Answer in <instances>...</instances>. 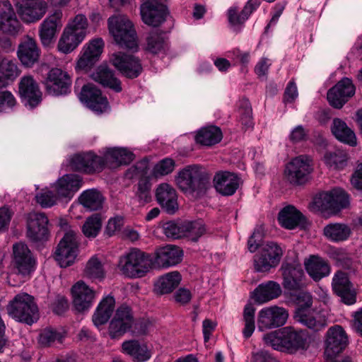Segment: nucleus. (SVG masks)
<instances>
[{"label":"nucleus","mask_w":362,"mask_h":362,"mask_svg":"<svg viewBox=\"0 0 362 362\" xmlns=\"http://www.w3.org/2000/svg\"><path fill=\"white\" fill-rule=\"evenodd\" d=\"M148 168V161L147 159L144 158L127 170V177L129 179L145 178L144 177L147 175Z\"/></svg>","instance_id":"0e129e2a"},{"label":"nucleus","mask_w":362,"mask_h":362,"mask_svg":"<svg viewBox=\"0 0 362 362\" xmlns=\"http://www.w3.org/2000/svg\"><path fill=\"white\" fill-rule=\"evenodd\" d=\"M79 98L90 110L98 114L105 112L109 110L107 98L103 96L100 90L93 84L84 85Z\"/></svg>","instance_id":"a211bd4d"},{"label":"nucleus","mask_w":362,"mask_h":362,"mask_svg":"<svg viewBox=\"0 0 362 362\" xmlns=\"http://www.w3.org/2000/svg\"><path fill=\"white\" fill-rule=\"evenodd\" d=\"M41 50L36 40L29 35L22 38L18 45L17 55L21 64L32 67L40 59Z\"/></svg>","instance_id":"4be33fe9"},{"label":"nucleus","mask_w":362,"mask_h":362,"mask_svg":"<svg viewBox=\"0 0 362 362\" xmlns=\"http://www.w3.org/2000/svg\"><path fill=\"white\" fill-rule=\"evenodd\" d=\"M78 242L73 230L66 232L55 251V259L61 267H67L74 262L77 256Z\"/></svg>","instance_id":"9b49d317"},{"label":"nucleus","mask_w":362,"mask_h":362,"mask_svg":"<svg viewBox=\"0 0 362 362\" xmlns=\"http://www.w3.org/2000/svg\"><path fill=\"white\" fill-rule=\"evenodd\" d=\"M157 202L168 214H174L178 209L175 189L168 183L160 184L156 189Z\"/></svg>","instance_id":"bb28decb"},{"label":"nucleus","mask_w":362,"mask_h":362,"mask_svg":"<svg viewBox=\"0 0 362 362\" xmlns=\"http://www.w3.org/2000/svg\"><path fill=\"white\" fill-rule=\"evenodd\" d=\"M115 304V298L110 296L100 301L92 317L95 326L104 325L109 320L114 310Z\"/></svg>","instance_id":"79ce46f5"},{"label":"nucleus","mask_w":362,"mask_h":362,"mask_svg":"<svg viewBox=\"0 0 362 362\" xmlns=\"http://www.w3.org/2000/svg\"><path fill=\"white\" fill-rule=\"evenodd\" d=\"M177 187L184 192L202 194L210 186V176L197 165H189L180 170L175 177Z\"/></svg>","instance_id":"f257e3e1"},{"label":"nucleus","mask_w":362,"mask_h":362,"mask_svg":"<svg viewBox=\"0 0 362 362\" xmlns=\"http://www.w3.org/2000/svg\"><path fill=\"white\" fill-rule=\"evenodd\" d=\"M329 257L336 263L343 267H349L351 263V258L344 249L332 248L329 251Z\"/></svg>","instance_id":"774afa93"},{"label":"nucleus","mask_w":362,"mask_h":362,"mask_svg":"<svg viewBox=\"0 0 362 362\" xmlns=\"http://www.w3.org/2000/svg\"><path fill=\"white\" fill-rule=\"evenodd\" d=\"M222 139L220 128L215 126L201 129L195 136L197 143L204 146H212L218 144Z\"/></svg>","instance_id":"de8ad7c7"},{"label":"nucleus","mask_w":362,"mask_h":362,"mask_svg":"<svg viewBox=\"0 0 362 362\" xmlns=\"http://www.w3.org/2000/svg\"><path fill=\"white\" fill-rule=\"evenodd\" d=\"M325 163L327 166L333 169H341L347 160L346 154L341 151H335L334 152H327L324 156Z\"/></svg>","instance_id":"6e6d98bb"},{"label":"nucleus","mask_w":362,"mask_h":362,"mask_svg":"<svg viewBox=\"0 0 362 362\" xmlns=\"http://www.w3.org/2000/svg\"><path fill=\"white\" fill-rule=\"evenodd\" d=\"M135 197L140 204L149 203L151 199V183L147 178L139 180L135 192Z\"/></svg>","instance_id":"3c124183"},{"label":"nucleus","mask_w":362,"mask_h":362,"mask_svg":"<svg viewBox=\"0 0 362 362\" xmlns=\"http://www.w3.org/2000/svg\"><path fill=\"white\" fill-rule=\"evenodd\" d=\"M104 42L101 38H95L86 44L82 50V54L77 62V66L84 69L93 66L103 52Z\"/></svg>","instance_id":"cd10ccee"},{"label":"nucleus","mask_w":362,"mask_h":362,"mask_svg":"<svg viewBox=\"0 0 362 362\" xmlns=\"http://www.w3.org/2000/svg\"><path fill=\"white\" fill-rule=\"evenodd\" d=\"M85 273L91 279H102L105 276V269L102 262L96 257H92L86 264Z\"/></svg>","instance_id":"4d7b16f0"},{"label":"nucleus","mask_w":362,"mask_h":362,"mask_svg":"<svg viewBox=\"0 0 362 362\" xmlns=\"http://www.w3.org/2000/svg\"><path fill=\"white\" fill-rule=\"evenodd\" d=\"M162 229L163 233L168 238L178 239L184 236L182 223H178L175 221H168L163 223Z\"/></svg>","instance_id":"338daca9"},{"label":"nucleus","mask_w":362,"mask_h":362,"mask_svg":"<svg viewBox=\"0 0 362 362\" xmlns=\"http://www.w3.org/2000/svg\"><path fill=\"white\" fill-rule=\"evenodd\" d=\"M134 317L132 310L126 305L119 306L111 320L108 332L111 339H117L122 336L132 327Z\"/></svg>","instance_id":"dca6fc26"},{"label":"nucleus","mask_w":362,"mask_h":362,"mask_svg":"<svg viewBox=\"0 0 362 362\" xmlns=\"http://www.w3.org/2000/svg\"><path fill=\"white\" fill-rule=\"evenodd\" d=\"M62 335L53 329H45L39 335L38 342L42 346H49L55 341H62Z\"/></svg>","instance_id":"e2e57ef3"},{"label":"nucleus","mask_w":362,"mask_h":362,"mask_svg":"<svg viewBox=\"0 0 362 362\" xmlns=\"http://www.w3.org/2000/svg\"><path fill=\"white\" fill-rule=\"evenodd\" d=\"M304 264L307 273L315 281H320L330 273L329 265L319 256H310L305 261Z\"/></svg>","instance_id":"e433bc0d"},{"label":"nucleus","mask_w":362,"mask_h":362,"mask_svg":"<svg viewBox=\"0 0 362 362\" xmlns=\"http://www.w3.org/2000/svg\"><path fill=\"white\" fill-rule=\"evenodd\" d=\"M283 255V250L274 242H267L259 253L254 257V267L257 272H264L276 267Z\"/></svg>","instance_id":"0eeeda50"},{"label":"nucleus","mask_w":362,"mask_h":362,"mask_svg":"<svg viewBox=\"0 0 362 362\" xmlns=\"http://www.w3.org/2000/svg\"><path fill=\"white\" fill-rule=\"evenodd\" d=\"M143 22L151 26L158 27L166 20L167 7L157 0H147L141 5Z\"/></svg>","instance_id":"6ab92c4d"},{"label":"nucleus","mask_w":362,"mask_h":362,"mask_svg":"<svg viewBox=\"0 0 362 362\" xmlns=\"http://www.w3.org/2000/svg\"><path fill=\"white\" fill-rule=\"evenodd\" d=\"M313 171L311 160L301 155L292 159L286 166L284 175L291 185H301L306 183Z\"/></svg>","instance_id":"423d86ee"},{"label":"nucleus","mask_w":362,"mask_h":362,"mask_svg":"<svg viewBox=\"0 0 362 362\" xmlns=\"http://www.w3.org/2000/svg\"><path fill=\"white\" fill-rule=\"evenodd\" d=\"M282 289L279 283L274 281H267L260 284L253 292V298L258 304H263L279 298Z\"/></svg>","instance_id":"f704fd0d"},{"label":"nucleus","mask_w":362,"mask_h":362,"mask_svg":"<svg viewBox=\"0 0 362 362\" xmlns=\"http://www.w3.org/2000/svg\"><path fill=\"white\" fill-rule=\"evenodd\" d=\"M17 100L9 90H0V113H7L13 110L17 105Z\"/></svg>","instance_id":"680f3d73"},{"label":"nucleus","mask_w":362,"mask_h":362,"mask_svg":"<svg viewBox=\"0 0 362 362\" xmlns=\"http://www.w3.org/2000/svg\"><path fill=\"white\" fill-rule=\"evenodd\" d=\"M44 84L48 94L59 96L70 93L71 79L66 71L52 68L47 73Z\"/></svg>","instance_id":"1a4fd4ad"},{"label":"nucleus","mask_w":362,"mask_h":362,"mask_svg":"<svg viewBox=\"0 0 362 362\" xmlns=\"http://www.w3.org/2000/svg\"><path fill=\"white\" fill-rule=\"evenodd\" d=\"M214 183L218 193L223 196H231L235 193L242 181L235 173L228 171H221L215 175Z\"/></svg>","instance_id":"a878e982"},{"label":"nucleus","mask_w":362,"mask_h":362,"mask_svg":"<svg viewBox=\"0 0 362 362\" xmlns=\"http://www.w3.org/2000/svg\"><path fill=\"white\" fill-rule=\"evenodd\" d=\"M296 321L313 332L325 329L328 325L327 312L325 310L306 311L298 309L295 315Z\"/></svg>","instance_id":"aec40b11"},{"label":"nucleus","mask_w":362,"mask_h":362,"mask_svg":"<svg viewBox=\"0 0 362 362\" xmlns=\"http://www.w3.org/2000/svg\"><path fill=\"white\" fill-rule=\"evenodd\" d=\"M238 113L240 121L245 129L252 127V110L248 99L243 98L240 100L238 104Z\"/></svg>","instance_id":"864d4df0"},{"label":"nucleus","mask_w":362,"mask_h":362,"mask_svg":"<svg viewBox=\"0 0 362 362\" xmlns=\"http://www.w3.org/2000/svg\"><path fill=\"white\" fill-rule=\"evenodd\" d=\"M11 267L13 274L23 278H29L35 270L36 258L23 243H17L13 245Z\"/></svg>","instance_id":"39448f33"},{"label":"nucleus","mask_w":362,"mask_h":362,"mask_svg":"<svg viewBox=\"0 0 362 362\" xmlns=\"http://www.w3.org/2000/svg\"><path fill=\"white\" fill-rule=\"evenodd\" d=\"M91 78L104 87L110 88L115 92L122 91L121 81L115 76V73L106 65L99 66L91 74Z\"/></svg>","instance_id":"c9c22d12"},{"label":"nucleus","mask_w":362,"mask_h":362,"mask_svg":"<svg viewBox=\"0 0 362 362\" xmlns=\"http://www.w3.org/2000/svg\"><path fill=\"white\" fill-rule=\"evenodd\" d=\"M6 312L15 320L32 325L38 319V308L34 298L27 293L16 295L7 304Z\"/></svg>","instance_id":"7ed1b4c3"},{"label":"nucleus","mask_w":362,"mask_h":362,"mask_svg":"<svg viewBox=\"0 0 362 362\" xmlns=\"http://www.w3.org/2000/svg\"><path fill=\"white\" fill-rule=\"evenodd\" d=\"M62 12L56 11L48 16L39 26V37L43 47L54 44L61 27Z\"/></svg>","instance_id":"412c9836"},{"label":"nucleus","mask_w":362,"mask_h":362,"mask_svg":"<svg viewBox=\"0 0 362 362\" xmlns=\"http://www.w3.org/2000/svg\"><path fill=\"white\" fill-rule=\"evenodd\" d=\"M178 272H171L160 276L154 284V291L158 295L171 293L180 283Z\"/></svg>","instance_id":"a19ab883"},{"label":"nucleus","mask_w":362,"mask_h":362,"mask_svg":"<svg viewBox=\"0 0 362 362\" xmlns=\"http://www.w3.org/2000/svg\"><path fill=\"white\" fill-rule=\"evenodd\" d=\"M349 204V196L341 189L322 192L314 199V204L320 210H339Z\"/></svg>","instance_id":"2eb2a0df"},{"label":"nucleus","mask_w":362,"mask_h":362,"mask_svg":"<svg viewBox=\"0 0 362 362\" xmlns=\"http://www.w3.org/2000/svg\"><path fill=\"white\" fill-rule=\"evenodd\" d=\"M73 304L79 311H85L90 308L95 298V293L83 281H78L71 288Z\"/></svg>","instance_id":"c85d7f7f"},{"label":"nucleus","mask_w":362,"mask_h":362,"mask_svg":"<svg viewBox=\"0 0 362 362\" xmlns=\"http://www.w3.org/2000/svg\"><path fill=\"white\" fill-rule=\"evenodd\" d=\"M288 314L284 308L271 306L262 309L257 316V327L259 331H264L283 326Z\"/></svg>","instance_id":"ddd939ff"},{"label":"nucleus","mask_w":362,"mask_h":362,"mask_svg":"<svg viewBox=\"0 0 362 362\" xmlns=\"http://www.w3.org/2000/svg\"><path fill=\"white\" fill-rule=\"evenodd\" d=\"M106 164L127 165L134 159V153L124 148H108L101 156Z\"/></svg>","instance_id":"ea45409f"},{"label":"nucleus","mask_w":362,"mask_h":362,"mask_svg":"<svg viewBox=\"0 0 362 362\" xmlns=\"http://www.w3.org/2000/svg\"><path fill=\"white\" fill-rule=\"evenodd\" d=\"M323 234L330 241L339 243L348 240L351 234V230L345 223H329L325 226Z\"/></svg>","instance_id":"c03bdc74"},{"label":"nucleus","mask_w":362,"mask_h":362,"mask_svg":"<svg viewBox=\"0 0 362 362\" xmlns=\"http://www.w3.org/2000/svg\"><path fill=\"white\" fill-rule=\"evenodd\" d=\"M264 343L277 351H286L285 336L283 329L266 334L263 337Z\"/></svg>","instance_id":"603ef678"},{"label":"nucleus","mask_w":362,"mask_h":362,"mask_svg":"<svg viewBox=\"0 0 362 362\" xmlns=\"http://www.w3.org/2000/svg\"><path fill=\"white\" fill-rule=\"evenodd\" d=\"M182 250L177 246L167 245L156 251V263L162 267L175 266L182 261Z\"/></svg>","instance_id":"72a5a7b5"},{"label":"nucleus","mask_w":362,"mask_h":362,"mask_svg":"<svg viewBox=\"0 0 362 362\" xmlns=\"http://www.w3.org/2000/svg\"><path fill=\"white\" fill-rule=\"evenodd\" d=\"M109 30L115 42L120 47L137 51L138 41L132 23L125 16H115L108 19Z\"/></svg>","instance_id":"f03ea898"},{"label":"nucleus","mask_w":362,"mask_h":362,"mask_svg":"<svg viewBox=\"0 0 362 362\" xmlns=\"http://www.w3.org/2000/svg\"><path fill=\"white\" fill-rule=\"evenodd\" d=\"M110 62L115 69L129 78L138 77L143 71L140 59L132 54L118 52L112 54Z\"/></svg>","instance_id":"4468645a"},{"label":"nucleus","mask_w":362,"mask_h":362,"mask_svg":"<svg viewBox=\"0 0 362 362\" xmlns=\"http://www.w3.org/2000/svg\"><path fill=\"white\" fill-rule=\"evenodd\" d=\"M35 199L42 208H49L57 204L58 198L53 190L45 189L36 194Z\"/></svg>","instance_id":"69168bd1"},{"label":"nucleus","mask_w":362,"mask_h":362,"mask_svg":"<svg viewBox=\"0 0 362 362\" xmlns=\"http://www.w3.org/2000/svg\"><path fill=\"white\" fill-rule=\"evenodd\" d=\"M19 93L31 107L37 106L42 100V92L30 76H24L21 78L19 83Z\"/></svg>","instance_id":"7c9ffc66"},{"label":"nucleus","mask_w":362,"mask_h":362,"mask_svg":"<svg viewBox=\"0 0 362 362\" xmlns=\"http://www.w3.org/2000/svg\"><path fill=\"white\" fill-rule=\"evenodd\" d=\"M332 289L341 300L346 305H353L356 302V293L347 274L342 272L334 274L332 282Z\"/></svg>","instance_id":"5701e85b"},{"label":"nucleus","mask_w":362,"mask_h":362,"mask_svg":"<svg viewBox=\"0 0 362 362\" xmlns=\"http://www.w3.org/2000/svg\"><path fill=\"white\" fill-rule=\"evenodd\" d=\"M88 21L84 15H76L67 25L65 30L85 38L87 33Z\"/></svg>","instance_id":"5fc2aeb1"},{"label":"nucleus","mask_w":362,"mask_h":362,"mask_svg":"<svg viewBox=\"0 0 362 362\" xmlns=\"http://www.w3.org/2000/svg\"><path fill=\"white\" fill-rule=\"evenodd\" d=\"M0 73L7 79L13 80L20 74V71L15 61L3 59L0 61Z\"/></svg>","instance_id":"052dcab7"},{"label":"nucleus","mask_w":362,"mask_h":362,"mask_svg":"<svg viewBox=\"0 0 362 362\" xmlns=\"http://www.w3.org/2000/svg\"><path fill=\"white\" fill-rule=\"evenodd\" d=\"M168 48V42L161 32L154 30L147 35L144 45L145 51L153 54H157L165 52Z\"/></svg>","instance_id":"37998d69"},{"label":"nucleus","mask_w":362,"mask_h":362,"mask_svg":"<svg viewBox=\"0 0 362 362\" xmlns=\"http://www.w3.org/2000/svg\"><path fill=\"white\" fill-rule=\"evenodd\" d=\"M17 13L27 23H35L45 15L47 4L44 0H16Z\"/></svg>","instance_id":"f8f14e48"},{"label":"nucleus","mask_w":362,"mask_h":362,"mask_svg":"<svg viewBox=\"0 0 362 362\" xmlns=\"http://www.w3.org/2000/svg\"><path fill=\"white\" fill-rule=\"evenodd\" d=\"M118 269L126 277L141 278L150 270L151 259L145 252L132 249L119 257Z\"/></svg>","instance_id":"20e7f679"},{"label":"nucleus","mask_w":362,"mask_h":362,"mask_svg":"<svg viewBox=\"0 0 362 362\" xmlns=\"http://www.w3.org/2000/svg\"><path fill=\"white\" fill-rule=\"evenodd\" d=\"M122 349L125 353L132 356L137 362H144L148 360L151 354L144 344H140L138 341L132 340L124 341L122 344Z\"/></svg>","instance_id":"49530a36"},{"label":"nucleus","mask_w":362,"mask_h":362,"mask_svg":"<svg viewBox=\"0 0 362 362\" xmlns=\"http://www.w3.org/2000/svg\"><path fill=\"white\" fill-rule=\"evenodd\" d=\"M355 93L356 86L352 80L344 77L327 91V98L332 107L341 109Z\"/></svg>","instance_id":"9d476101"},{"label":"nucleus","mask_w":362,"mask_h":362,"mask_svg":"<svg viewBox=\"0 0 362 362\" xmlns=\"http://www.w3.org/2000/svg\"><path fill=\"white\" fill-rule=\"evenodd\" d=\"M101 226L100 216L98 214H93L86 219L83 226L82 230L86 237L94 238L98 234Z\"/></svg>","instance_id":"bf43d9fd"},{"label":"nucleus","mask_w":362,"mask_h":362,"mask_svg":"<svg viewBox=\"0 0 362 362\" xmlns=\"http://www.w3.org/2000/svg\"><path fill=\"white\" fill-rule=\"evenodd\" d=\"M83 40V37L64 29L58 42L57 49L62 53L69 54L74 51Z\"/></svg>","instance_id":"09e8293b"},{"label":"nucleus","mask_w":362,"mask_h":362,"mask_svg":"<svg viewBox=\"0 0 362 362\" xmlns=\"http://www.w3.org/2000/svg\"><path fill=\"white\" fill-rule=\"evenodd\" d=\"M348 337L340 325H334L328 329L325 336V356L327 361L334 358L346 348Z\"/></svg>","instance_id":"6e6552de"},{"label":"nucleus","mask_w":362,"mask_h":362,"mask_svg":"<svg viewBox=\"0 0 362 362\" xmlns=\"http://www.w3.org/2000/svg\"><path fill=\"white\" fill-rule=\"evenodd\" d=\"M82 180L77 175H65L59 178L52 186L54 192L59 197L71 199L81 187Z\"/></svg>","instance_id":"2f4dec72"},{"label":"nucleus","mask_w":362,"mask_h":362,"mask_svg":"<svg viewBox=\"0 0 362 362\" xmlns=\"http://www.w3.org/2000/svg\"><path fill=\"white\" fill-rule=\"evenodd\" d=\"M283 333L285 336L286 351L293 352L309 347L308 334L305 331H298L291 327H286L283 328Z\"/></svg>","instance_id":"473e14b6"},{"label":"nucleus","mask_w":362,"mask_h":362,"mask_svg":"<svg viewBox=\"0 0 362 362\" xmlns=\"http://www.w3.org/2000/svg\"><path fill=\"white\" fill-rule=\"evenodd\" d=\"M255 309L252 304L249 303L245 306L243 312L245 327L243 330V334L245 338L251 337L255 330Z\"/></svg>","instance_id":"13d9d810"},{"label":"nucleus","mask_w":362,"mask_h":362,"mask_svg":"<svg viewBox=\"0 0 362 362\" xmlns=\"http://www.w3.org/2000/svg\"><path fill=\"white\" fill-rule=\"evenodd\" d=\"M104 197L98 190L90 189L83 192L78 197L80 204L88 211H97L103 208Z\"/></svg>","instance_id":"a18cd8bd"},{"label":"nucleus","mask_w":362,"mask_h":362,"mask_svg":"<svg viewBox=\"0 0 362 362\" xmlns=\"http://www.w3.org/2000/svg\"><path fill=\"white\" fill-rule=\"evenodd\" d=\"M21 27L11 4L7 1L0 2V30L15 35L18 33Z\"/></svg>","instance_id":"c756f323"},{"label":"nucleus","mask_w":362,"mask_h":362,"mask_svg":"<svg viewBox=\"0 0 362 362\" xmlns=\"http://www.w3.org/2000/svg\"><path fill=\"white\" fill-rule=\"evenodd\" d=\"M278 220L282 227L291 230L303 223L304 216L296 207L288 205L279 211Z\"/></svg>","instance_id":"4c0bfd02"},{"label":"nucleus","mask_w":362,"mask_h":362,"mask_svg":"<svg viewBox=\"0 0 362 362\" xmlns=\"http://www.w3.org/2000/svg\"><path fill=\"white\" fill-rule=\"evenodd\" d=\"M281 270L283 276L282 285L285 291H288L291 296L301 291L304 286L303 269L291 264H286L281 266Z\"/></svg>","instance_id":"b1692460"},{"label":"nucleus","mask_w":362,"mask_h":362,"mask_svg":"<svg viewBox=\"0 0 362 362\" xmlns=\"http://www.w3.org/2000/svg\"><path fill=\"white\" fill-rule=\"evenodd\" d=\"M69 165L74 170L92 173L101 171L105 166V160L101 156L88 152L73 156Z\"/></svg>","instance_id":"f3484780"},{"label":"nucleus","mask_w":362,"mask_h":362,"mask_svg":"<svg viewBox=\"0 0 362 362\" xmlns=\"http://www.w3.org/2000/svg\"><path fill=\"white\" fill-rule=\"evenodd\" d=\"M182 228H184V236L194 242H197L206 233L205 225L202 220L184 221Z\"/></svg>","instance_id":"8fccbe9b"},{"label":"nucleus","mask_w":362,"mask_h":362,"mask_svg":"<svg viewBox=\"0 0 362 362\" xmlns=\"http://www.w3.org/2000/svg\"><path fill=\"white\" fill-rule=\"evenodd\" d=\"M331 131L339 141L351 146H356V136L354 132L341 119L334 118L333 119Z\"/></svg>","instance_id":"58836bf2"},{"label":"nucleus","mask_w":362,"mask_h":362,"mask_svg":"<svg viewBox=\"0 0 362 362\" xmlns=\"http://www.w3.org/2000/svg\"><path fill=\"white\" fill-rule=\"evenodd\" d=\"M48 218L43 213H31L28 220V238L33 242L47 239Z\"/></svg>","instance_id":"393cba45"}]
</instances>
